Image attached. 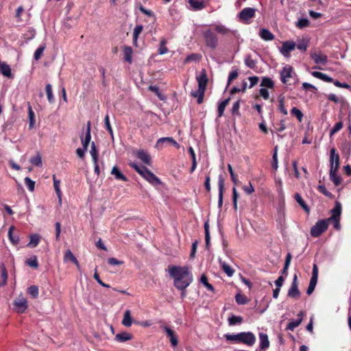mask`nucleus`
I'll use <instances>...</instances> for the list:
<instances>
[{
    "label": "nucleus",
    "mask_w": 351,
    "mask_h": 351,
    "mask_svg": "<svg viewBox=\"0 0 351 351\" xmlns=\"http://www.w3.org/2000/svg\"><path fill=\"white\" fill-rule=\"evenodd\" d=\"M169 276L173 278V285L180 291H184L192 283L193 277L189 267L170 265Z\"/></svg>",
    "instance_id": "1"
},
{
    "label": "nucleus",
    "mask_w": 351,
    "mask_h": 351,
    "mask_svg": "<svg viewBox=\"0 0 351 351\" xmlns=\"http://www.w3.org/2000/svg\"><path fill=\"white\" fill-rule=\"evenodd\" d=\"M14 229L13 226H10L8 230V235L11 243L14 245H17L19 242V237L18 235L13 233Z\"/></svg>",
    "instance_id": "29"
},
{
    "label": "nucleus",
    "mask_w": 351,
    "mask_h": 351,
    "mask_svg": "<svg viewBox=\"0 0 351 351\" xmlns=\"http://www.w3.org/2000/svg\"><path fill=\"white\" fill-rule=\"evenodd\" d=\"M304 316L303 311H300L298 315V319L291 320L287 326V330L293 331L302 322Z\"/></svg>",
    "instance_id": "17"
},
{
    "label": "nucleus",
    "mask_w": 351,
    "mask_h": 351,
    "mask_svg": "<svg viewBox=\"0 0 351 351\" xmlns=\"http://www.w3.org/2000/svg\"><path fill=\"white\" fill-rule=\"evenodd\" d=\"M53 180L54 189H55V191H56L57 196L59 199V204H62V192L60 189V180H58L56 178L55 176H53Z\"/></svg>",
    "instance_id": "35"
},
{
    "label": "nucleus",
    "mask_w": 351,
    "mask_h": 351,
    "mask_svg": "<svg viewBox=\"0 0 351 351\" xmlns=\"http://www.w3.org/2000/svg\"><path fill=\"white\" fill-rule=\"evenodd\" d=\"M45 49V45H42L37 48V49L35 51L34 54V58L36 60H38L41 58V56L43 54V51H44Z\"/></svg>",
    "instance_id": "54"
},
{
    "label": "nucleus",
    "mask_w": 351,
    "mask_h": 351,
    "mask_svg": "<svg viewBox=\"0 0 351 351\" xmlns=\"http://www.w3.org/2000/svg\"><path fill=\"white\" fill-rule=\"evenodd\" d=\"M228 324L230 326H234L236 324H240L243 322V317L241 316L231 315L228 319Z\"/></svg>",
    "instance_id": "42"
},
{
    "label": "nucleus",
    "mask_w": 351,
    "mask_h": 351,
    "mask_svg": "<svg viewBox=\"0 0 351 351\" xmlns=\"http://www.w3.org/2000/svg\"><path fill=\"white\" fill-rule=\"evenodd\" d=\"M206 45L215 49L218 45V38L217 35L210 29L204 30L202 33Z\"/></svg>",
    "instance_id": "4"
},
{
    "label": "nucleus",
    "mask_w": 351,
    "mask_h": 351,
    "mask_svg": "<svg viewBox=\"0 0 351 351\" xmlns=\"http://www.w3.org/2000/svg\"><path fill=\"white\" fill-rule=\"evenodd\" d=\"M0 73L9 79L13 78V75L12 74L10 66L5 62H1V60Z\"/></svg>",
    "instance_id": "15"
},
{
    "label": "nucleus",
    "mask_w": 351,
    "mask_h": 351,
    "mask_svg": "<svg viewBox=\"0 0 351 351\" xmlns=\"http://www.w3.org/2000/svg\"><path fill=\"white\" fill-rule=\"evenodd\" d=\"M318 279V267L316 264H313L312 276L310 280L309 284L313 286H316Z\"/></svg>",
    "instance_id": "33"
},
{
    "label": "nucleus",
    "mask_w": 351,
    "mask_h": 351,
    "mask_svg": "<svg viewBox=\"0 0 351 351\" xmlns=\"http://www.w3.org/2000/svg\"><path fill=\"white\" fill-rule=\"evenodd\" d=\"M40 237L38 234H34L30 236V241L27 245L31 247H35L38 245L40 241Z\"/></svg>",
    "instance_id": "45"
},
{
    "label": "nucleus",
    "mask_w": 351,
    "mask_h": 351,
    "mask_svg": "<svg viewBox=\"0 0 351 351\" xmlns=\"http://www.w3.org/2000/svg\"><path fill=\"white\" fill-rule=\"evenodd\" d=\"M71 261L72 263H73L77 266L78 269H80V264H79L78 261L75 257V256L73 254L72 252L70 250H67L65 252V254H64V262H67V261Z\"/></svg>",
    "instance_id": "25"
},
{
    "label": "nucleus",
    "mask_w": 351,
    "mask_h": 351,
    "mask_svg": "<svg viewBox=\"0 0 351 351\" xmlns=\"http://www.w3.org/2000/svg\"><path fill=\"white\" fill-rule=\"evenodd\" d=\"M162 328L166 332L167 337L169 338L171 345L174 347L176 346L178 343V341L175 332L167 326H162Z\"/></svg>",
    "instance_id": "16"
},
{
    "label": "nucleus",
    "mask_w": 351,
    "mask_h": 351,
    "mask_svg": "<svg viewBox=\"0 0 351 351\" xmlns=\"http://www.w3.org/2000/svg\"><path fill=\"white\" fill-rule=\"evenodd\" d=\"M261 86L263 87L273 88L274 86V83L271 78L268 77H264L262 79Z\"/></svg>",
    "instance_id": "49"
},
{
    "label": "nucleus",
    "mask_w": 351,
    "mask_h": 351,
    "mask_svg": "<svg viewBox=\"0 0 351 351\" xmlns=\"http://www.w3.org/2000/svg\"><path fill=\"white\" fill-rule=\"evenodd\" d=\"M130 166L132 167L136 172H138L141 176L145 174L147 168L142 165H138L136 163H130Z\"/></svg>",
    "instance_id": "43"
},
{
    "label": "nucleus",
    "mask_w": 351,
    "mask_h": 351,
    "mask_svg": "<svg viewBox=\"0 0 351 351\" xmlns=\"http://www.w3.org/2000/svg\"><path fill=\"white\" fill-rule=\"evenodd\" d=\"M343 128V123L341 121L337 122L335 124L334 127L330 132V136H333L335 133L339 132Z\"/></svg>",
    "instance_id": "63"
},
{
    "label": "nucleus",
    "mask_w": 351,
    "mask_h": 351,
    "mask_svg": "<svg viewBox=\"0 0 351 351\" xmlns=\"http://www.w3.org/2000/svg\"><path fill=\"white\" fill-rule=\"evenodd\" d=\"M339 167V156L336 153V149L332 148L330 152V169L332 171H338Z\"/></svg>",
    "instance_id": "9"
},
{
    "label": "nucleus",
    "mask_w": 351,
    "mask_h": 351,
    "mask_svg": "<svg viewBox=\"0 0 351 351\" xmlns=\"http://www.w3.org/2000/svg\"><path fill=\"white\" fill-rule=\"evenodd\" d=\"M90 154L93 162L98 161V153L94 142L91 143V149L90 151Z\"/></svg>",
    "instance_id": "55"
},
{
    "label": "nucleus",
    "mask_w": 351,
    "mask_h": 351,
    "mask_svg": "<svg viewBox=\"0 0 351 351\" xmlns=\"http://www.w3.org/2000/svg\"><path fill=\"white\" fill-rule=\"evenodd\" d=\"M132 335L128 332H121L115 335L114 339L117 342L123 343L132 339Z\"/></svg>",
    "instance_id": "21"
},
{
    "label": "nucleus",
    "mask_w": 351,
    "mask_h": 351,
    "mask_svg": "<svg viewBox=\"0 0 351 351\" xmlns=\"http://www.w3.org/2000/svg\"><path fill=\"white\" fill-rule=\"evenodd\" d=\"M235 300L238 304H245L247 302L246 297L240 293L235 295Z\"/></svg>",
    "instance_id": "62"
},
{
    "label": "nucleus",
    "mask_w": 351,
    "mask_h": 351,
    "mask_svg": "<svg viewBox=\"0 0 351 351\" xmlns=\"http://www.w3.org/2000/svg\"><path fill=\"white\" fill-rule=\"evenodd\" d=\"M81 141H86L90 143L91 139V134H90V122L88 121L87 123V127L85 130V136H84V134H82L80 136Z\"/></svg>",
    "instance_id": "39"
},
{
    "label": "nucleus",
    "mask_w": 351,
    "mask_h": 351,
    "mask_svg": "<svg viewBox=\"0 0 351 351\" xmlns=\"http://www.w3.org/2000/svg\"><path fill=\"white\" fill-rule=\"evenodd\" d=\"M165 141H170V144H171L172 145L177 148L180 147V145L171 137H162L159 138L156 142V146L158 148H162L163 145L165 144Z\"/></svg>",
    "instance_id": "19"
},
{
    "label": "nucleus",
    "mask_w": 351,
    "mask_h": 351,
    "mask_svg": "<svg viewBox=\"0 0 351 351\" xmlns=\"http://www.w3.org/2000/svg\"><path fill=\"white\" fill-rule=\"evenodd\" d=\"M256 10L252 8H243L239 14L240 21L248 23L249 21L255 15Z\"/></svg>",
    "instance_id": "6"
},
{
    "label": "nucleus",
    "mask_w": 351,
    "mask_h": 351,
    "mask_svg": "<svg viewBox=\"0 0 351 351\" xmlns=\"http://www.w3.org/2000/svg\"><path fill=\"white\" fill-rule=\"evenodd\" d=\"M219 186V198H218V207L220 208L223 204V193L224 190V180L221 176H219L218 180Z\"/></svg>",
    "instance_id": "18"
},
{
    "label": "nucleus",
    "mask_w": 351,
    "mask_h": 351,
    "mask_svg": "<svg viewBox=\"0 0 351 351\" xmlns=\"http://www.w3.org/2000/svg\"><path fill=\"white\" fill-rule=\"evenodd\" d=\"M199 282L204 285V287L208 290L212 292L215 291L214 287L210 284L208 281V278L205 274H202L200 277Z\"/></svg>",
    "instance_id": "41"
},
{
    "label": "nucleus",
    "mask_w": 351,
    "mask_h": 351,
    "mask_svg": "<svg viewBox=\"0 0 351 351\" xmlns=\"http://www.w3.org/2000/svg\"><path fill=\"white\" fill-rule=\"evenodd\" d=\"M259 340V346L261 350H265L269 347V341L268 339V336L266 333L260 332Z\"/></svg>",
    "instance_id": "22"
},
{
    "label": "nucleus",
    "mask_w": 351,
    "mask_h": 351,
    "mask_svg": "<svg viewBox=\"0 0 351 351\" xmlns=\"http://www.w3.org/2000/svg\"><path fill=\"white\" fill-rule=\"evenodd\" d=\"M310 22L306 18H300L298 19V22L296 23V27L299 29H303L304 27H306L309 25Z\"/></svg>",
    "instance_id": "50"
},
{
    "label": "nucleus",
    "mask_w": 351,
    "mask_h": 351,
    "mask_svg": "<svg viewBox=\"0 0 351 351\" xmlns=\"http://www.w3.org/2000/svg\"><path fill=\"white\" fill-rule=\"evenodd\" d=\"M230 100V98L228 97V99H224L221 102H220L218 105L217 108V112H218V117H221L223 116L224 110L227 105L229 104Z\"/></svg>",
    "instance_id": "36"
},
{
    "label": "nucleus",
    "mask_w": 351,
    "mask_h": 351,
    "mask_svg": "<svg viewBox=\"0 0 351 351\" xmlns=\"http://www.w3.org/2000/svg\"><path fill=\"white\" fill-rule=\"evenodd\" d=\"M220 265L223 271L227 274L228 276L231 277L233 276L234 269H233L228 264L225 262L220 261Z\"/></svg>",
    "instance_id": "40"
},
{
    "label": "nucleus",
    "mask_w": 351,
    "mask_h": 351,
    "mask_svg": "<svg viewBox=\"0 0 351 351\" xmlns=\"http://www.w3.org/2000/svg\"><path fill=\"white\" fill-rule=\"evenodd\" d=\"M214 29L217 32L223 35H226L229 32V29L225 25L221 24L215 25Z\"/></svg>",
    "instance_id": "52"
},
{
    "label": "nucleus",
    "mask_w": 351,
    "mask_h": 351,
    "mask_svg": "<svg viewBox=\"0 0 351 351\" xmlns=\"http://www.w3.org/2000/svg\"><path fill=\"white\" fill-rule=\"evenodd\" d=\"M291 114L295 116L300 121H302L304 115L300 109L297 108L296 107H293L291 110Z\"/></svg>",
    "instance_id": "59"
},
{
    "label": "nucleus",
    "mask_w": 351,
    "mask_h": 351,
    "mask_svg": "<svg viewBox=\"0 0 351 351\" xmlns=\"http://www.w3.org/2000/svg\"><path fill=\"white\" fill-rule=\"evenodd\" d=\"M136 156L145 164L151 165V158L147 152L138 150L136 153Z\"/></svg>",
    "instance_id": "23"
},
{
    "label": "nucleus",
    "mask_w": 351,
    "mask_h": 351,
    "mask_svg": "<svg viewBox=\"0 0 351 351\" xmlns=\"http://www.w3.org/2000/svg\"><path fill=\"white\" fill-rule=\"evenodd\" d=\"M30 162L36 167L42 166V158L40 154H37L36 156L30 158Z\"/></svg>",
    "instance_id": "53"
},
{
    "label": "nucleus",
    "mask_w": 351,
    "mask_h": 351,
    "mask_svg": "<svg viewBox=\"0 0 351 351\" xmlns=\"http://www.w3.org/2000/svg\"><path fill=\"white\" fill-rule=\"evenodd\" d=\"M310 56L317 64L325 65L328 62V56L324 53L311 52Z\"/></svg>",
    "instance_id": "10"
},
{
    "label": "nucleus",
    "mask_w": 351,
    "mask_h": 351,
    "mask_svg": "<svg viewBox=\"0 0 351 351\" xmlns=\"http://www.w3.org/2000/svg\"><path fill=\"white\" fill-rule=\"evenodd\" d=\"M1 282H0V287L5 285L8 280V272L4 264L1 265Z\"/></svg>",
    "instance_id": "48"
},
{
    "label": "nucleus",
    "mask_w": 351,
    "mask_h": 351,
    "mask_svg": "<svg viewBox=\"0 0 351 351\" xmlns=\"http://www.w3.org/2000/svg\"><path fill=\"white\" fill-rule=\"evenodd\" d=\"M240 343L252 346L256 341V337L252 332H241Z\"/></svg>",
    "instance_id": "7"
},
{
    "label": "nucleus",
    "mask_w": 351,
    "mask_h": 351,
    "mask_svg": "<svg viewBox=\"0 0 351 351\" xmlns=\"http://www.w3.org/2000/svg\"><path fill=\"white\" fill-rule=\"evenodd\" d=\"M34 112L32 110V108L30 105L28 106V117H29V127L30 129L33 128L35 124V119H34Z\"/></svg>",
    "instance_id": "46"
},
{
    "label": "nucleus",
    "mask_w": 351,
    "mask_h": 351,
    "mask_svg": "<svg viewBox=\"0 0 351 351\" xmlns=\"http://www.w3.org/2000/svg\"><path fill=\"white\" fill-rule=\"evenodd\" d=\"M147 181L153 185L160 184L161 183L160 179L156 177L151 171L148 169L145 171V174L142 176Z\"/></svg>",
    "instance_id": "13"
},
{
    "label": "nucleus",
    "mask_w": 351,
    "mask_h": 351,
    "mask_svg": "<svg viewBox=\"0 0 351 351\" xmlns=\"http://www.w3.org/2000/svg\"><path fill=\"white\" fill-rule=\"evenodd\" d=\"M201 58V56L199 54L193 53L188 56L185 59V62H189L192 61H198Z\"/></svg>",
    "instance_id": "64"
},
{
    "label": "nucleus",
    "mask_w": 351,
    "mask_h": 351,
    "mask_svg": "<svg viewBox=\"0 0 351 351\" xmlns=\"http://www.w3.org/2000/svg\"><path fill=\"white\" fill-rule=\"evenodd\" d=\"M245 64L247 67L255 69L256 68V63L257 61L255 60H253L252 58V56L250 55H246L244 59Z\"/></svg>",
    "instance_id": "37"
},
{
    "label": "nucleus",
    "mask_w": 351,
    "mask_h": 351,
    "mask_svg": "<svg viewBox=\"0 0 351 351\" xmlns=\"http://www.w3.org/2000/svg\"><path fill=\"white\" fill-rule=\"evenodd\" d=\"M337 171H332V169H330V178L335 186L339 185L341 182V179L337 175Z\"/></svg>",
    "instance_id": "44"
},
{
    "label": "nucleus",
    "mask_w": 351,
    "mask_h": 351,
    "mask_svg": "<svg viewBox=\"0 0 351 351\" xmlns=\"http://www.w3.org/2000/svg\"><path fill=\"white\" fill-rule=\"evenodd\" d=\"M296 47V44L292 40H287L282 43L280 49V53L286 58L290 57V53Z\"/></svg>",
    "instance_id": "8"
},
{
    "label": "nucleus",
    "mask_w": 351,
    "mask_h": 351,
    "mask_svg": "<svg viewBox=\"0 0 351 351\" xmlns=\"http://www.w3.org/2000/svg\"><path fill=\"white\" fill-rule=\"evenodd\" d=\"M332 216L329 219H335V218H340L341 214V204L339 202H335V207L331 210Z\"/></svg>",
    "instance_id": "26"
},
{
    "label": "nucleus",
    "mask_w": 351,
    "mask_h": 351,
    "mask_svg": "<svg viewBox=\"0 0 351 351\" xmlns=\"http://www.w3.org/2000/svg\"><path fill=\"white\" fill-rule=\"evenodd\" d=\"M121 324L126 327H130L132 326V318L130 310L128 309L124 312Z\"/></svg>",
    "instance_id": "28"
},
{
    "label": "nucleus",
    "mask_w": 351,
    "mask_h": 351,
    "mask_svg": "<svg viewBox=\"0 0 351 351\" xmlns=\"http://www.w3.org/2000/svg\"><path fill=\"white\" fill-rule=\"evenodd\" d=\"M260 37L264 40L270 41L274 39V34L267 29L263 28L259 32Z\"/></svg>",
    "instance_id": "27"
},
{
    "label": "nucleus",
    "mask_w": 351,
    "mask_h": 351,
    "mask_svg": "<svg viewBox=\"0 0 351 351\" xmlns=\"http://www.w3.org/2000/svg\"><path fill=\"white\" fill-rule=\"evenodd\" d=\"M45 90L47 96V99L49 103L52 104L54 102L55 99L53 95L52 86L50 84H47L45 87Z\"/></svg>",
    "instance_id": "47"
},
{
    "label": "nucleus",
    "mask_w": 351,
    "mask_h": 351,
    "mask_svg": "<svg viewBox=\"0 0 351 351\" xmlns=\"http://www.w3.org/2000/svg\"><path fill=\"white\" fill-rule=\"evenodd\" d=\"M204 230H205V242L207 247H208L210 244V232H209V224L208 221H206L204 225Z\"/></svg>",
    "instance_id": "56"
},
{
    "label": "nucleus",
    "mask_w": 351,
    "mask_h": 351,
    "mask_svg": "<svg viewBox=\"0 0 351 351\" xmlns=\"http://www.w3.org/2000/svg\"><path fill=\"white\" fill-rule=\"evenodd\" d=\"M123 51L125 61H126L128 63H131L133 53L132 48L129 46H125L123 47Z\"/></svg>",
    "instance_id": "31"
},
{
    "label": "nucleus",
    "mask_w": 351,
    "mask_h": 351,
    "mask_svg": "<svg viewBox=\"0 0 351 351\" xmlns=\"http://www.w3.org/2000/svg\"><path fill=\"white\" fill-rule=\"evenodd\" d=\"M13 309L17 313H23L27 308V300L23 297H19L13 302Z\"/></svg>",
    "instance_id": "5"
},
{
    "label": "nucleus",
    "mask_w": 351,
    "mask_h": 351,
    "mask_svg": "<svg viewBox=\"0 0 351 351\" xmlns=\"http://www.w3.org/2000/svg\"><path fill=\"white\" fill-rule=\"evenodd\" d=\"M198 84V89L196 91L191 92V95L197 98V104H200L203 102L205 90L208 84V77L206 69L201 70L199 74L196 76Z\"/></svg>",
    "instance_id": "2"
},
{
    "label": "nucleus",
    "mask_w": 351,
    "mask_h": 351,
    "mask_svg": "<svg viewBox=\"0 0 351 351\" xmlns=\"http://www.w3.org/2000/svg\"><path fill=\"white\" fill-rule=\"evenodd\" d=\"M27 293L32 296V298H36L38 295V287L36 285H32L27 289Z\"/></svg>",
    "instance_id": "57"
},
{
    "label": "nucleus",
    "mask_w": 351,
    "mask_h": 351,
    "mask_svg": "<svg viewBox=\"0 0 351 351\" xmlns=\"http://www.w3.org/2000/svg\"><path fill=\"white\" fill-rule=\"evenodd\" d=\"M81 141H86L90 143L91 139V134H90V122L88 121L87 123V127L85 130V136H84V134H82L80 136Z\"/></svg>",
    "instance_id": "38"
},
{
    "label": "nucleus",
    "mask_w": 351,
    "mask_h": 351,
    "mask_svg": "<svg viewBox=\"0 0 351 351\" xmlns=\"http://www.w3.org/2000/svg\"><path fill=\"white\" fill-rule=\"evenodd\" d=\"M239 193L235 187L232 189V202H233V207L235 210H237V200L239 198Z\"/></svg>",
    "instance_id": "61"
},
{
    "label": "nucleus",
    "mask_w": 351,
    "mask_h": 351,
    "mask_svg": "<svg viewBox=\"0 0 351 351\" xmlns=\"http://www.w3.org/2000/svg\"><path fill=\"white\" fill-rule=\"evenodd\" d=\"M328 228V220L327 219H321L316 222V223L311 229V235L313 237H318L323 232H324Z\"/></svg>",
    "instance_id": "3"
},
{
    "label": "nucleus",
    "mask_w": 351,
    "mask_h": 351,
    "mask_svg": "<svg viewBox=\"0 0 351 351\" xmlns=\"http://www.w3.org/2000/svg\"><path fill=\"white\" fill-rule=\"evenodd\" d=\"M165 141H170V144H171L172 145L177 148L180 147V145L171 137H162L159 138L156 142V146L158 148H162L163 145L165 144Z\"/></svg>",
    "instance_id": "20"
},
{
    "label": "nucleus",
    "mask_w": 351,
    "mask_h": 351,
    "mask_svg": "<svg viewBox=\"0 0 351 351\" xmlns=\"http://www.w3.org/2000/svg\"><path fill=\"white\" fill-rule=\"evenodd\" d=\"M191 8L193 10H202L206 7V4L203 0H189Z\"/></svg>",
    "instance_id": "24"
},
{
    "label": "nucleus",
    "mask_w": 351,
    "mask_h": 351,
    "mask_svg": "<svg viewBox=\"0 0 351 351\" xmlns=\"http://www.w3.org/2000/svg\"><path fill=\"white\" fill-rule=\"evenodd\" d=\"M147 181L153 185L160 184L161 183L160 179L156 177L151 171L148 169L145 171V174L142 176Z\"/></svg>",
    "instance_id": "14"
},
{
    "label": "nucleus",
    "mask_w": 351,
    "mask_h": 351,
    "mask_svg": "<svg viewBox=\"0 0 351 351\" xmlns=\"http://www.w3.org/2000/svg\"><path fill=\"white\" fill-rule=\"evenodd\" d=\"M296 47L299 50L306 51L308 47V40L305 39L301 40L298 45H296Z\"/></svg>",
    "instance_id": "60"
},
{
    "label": "nucleus",
    "mask_w": 351,
    "mask_h": 351,
    "mask_svg": "<svg viewBox=\"0 0 351 351\" xmlns=\"http://www.w3.org/2000/svg\"><path fill=\"white\" fill-rule=\"evenodd\" d=\"M293 68L289 65L283 67L280 72V80L283 84H287L289 78L292 77Z\"/></svg>",
    "instance_id": "12"
},
{
    "label": "nucleus",
    "mask_w": 351,
    "mask_h": 351,
    "mask_svg": "<svg viewBox=\"0 0 351 351\" xmlns=\"http://www.w3.org/2000/svg\"><path fill=\"white\" fill-rule=\"evenodd\" d=\"M300 295V293L298 288L297 276L295 275L291 287L288 291V296L292 298H297Z\"/></svg>",
    "instance_id": "11"
},
{
    "label": "nucleus",
    "mask_w": 351,
    "mask_h": 351,
    "mask_svg": "<svg viewBox=\"0 0 351 351\" xmlns=\"http://www.w3.org/2000/svg\"><path fill=\"white\" fill-rule=\"evenodd\" d=\"M295 199L299 204V205L306 212L309 213L310 209L305 201L302 199V196L299 193L295 194Z\"/></svg>",
    "instance_id": "34"
},
{
    "label": "nucleus",
    "mask_w": 351,
    "mask_h": 351,
    "mask_svg": "<svg viewBox=\"0 0 351 351\" xmlns=\"http://www.w3.org/2000/svg\"><path fill=\"white\" fill-rule=\"evenodd\" d=\"M111 174L114 176L115 178L118 180L127 181L128 178L125 176L117 168V167L114 166L112 167L111 171Z\"/></svg>",
    "instance_id": "32"
},
{
    "label": "nucleus",
    "mask_w": 351,
    "mask_h": 351,
    "mask_svg": "<svg viewBox=\"0 0 351 351\" xmlns=\"http://www.w3.org/2000/svg\"><path fill=\"white\" fill-rule=\"evenodd\" d=\"M291 261V255L290 253H288L285 258V266L282 271V274H285V276H287V270L289 267L290 263Z\"/></svg>",
    "instance_id": "51"
},
{
    "label": "nucleus",
    "mask_w": 351,
    "mask_h": 351,
    "mask_svg": "<svg viewBox=\"0 0 351 351\" xmlns=\"http://www.w3.org/2000/svg\"><path fill=\"white\" fill-rule=\"evenodd\" d=\"M25 184L29 191L32 192L34 191L35 182L31 180L29 177H26L24 179Z\"/></svg>",
    "instance_id": "58"
},
{
    "label": "nucleus",
    "mask_w": 351,
    "mask_h": 351,
    "mask_svg": "<svg viewBox=\"0 0 351 351\" xmlns=\"http://www.w3.org/2000/svg\"><path fill=\"white\" fill-rule=\"evenodd\" d=\"M241 332L237 334H225L224 338L226 341L234 343H240Z\"/></svg>",
    "instance_id": "30"
}]
</instances>
